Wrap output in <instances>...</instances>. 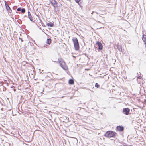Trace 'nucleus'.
I'll list each match as a JSON object with an SVG mask.
<instances>
[{"instance_id":"393cba45","label":"nucleus","mask_w":146,"mask_h":146,"mask_svg":"<svg viewBox=\"0 0 146 146\" xmlns=\"http://www.w3.org/2000/svg\"><path fill=\"white\" fill-rule=\"evenodd\" d=\"M84 54H85V55L86 56L87 55L86 53H84Z\"/></svg>"},{"instance_id":"423d86ee","label":"nucleus","mask_w":146,"mask_h":146,"mask_svg":"<svg viewBox=\"0 0 146 146\" xmlns=\"http://www.w3.org/2000/svg\"><path fill=\"white\" fill-rule=\"evenodd\" d=\"M96 45L98 46V51L102 50L103 48V45L101 42L99 41H97L96 44Z\"/></svg>"},{"instance_id":"5701e85b","label":"nucleus","mask_w":146,"mask_h":146,"mask_svg":"<svg viewBox=\"0 0 146 146\" xmlns=\"http://www.w3.org/2000/svg\"><path fill=\"white\" fill-rule=\"evenodd\" d=\"M3 108H2L1 109V110L3 111Z\"/></svg>"},{"instance_id":"ddd939ff","label":"nucleus","mask_w":146,"mask_h":146,"mask_svg":"<svg viewBox=\"0 0 146 146\" xmlns=\"http://www.w3.org/2000/svg\"><path fill=\"white\" fill-rule=\"evenodd\" d=\"M54 24L51 22H49L46 24V25L48 27H53L54 26Z\"/></svg>"},{"instance_id":"a878e982","label":"nucleus","mask_w":146,"mask_h":146,"mask_svg":"<svg viewBox=\"0 0 146 146\" xmlns=\"http://www.w3.org/2000/svg\"><path fill=\"white\" fill-rule=\"evenodd\" d=\"M93 11H92V13L91 14H93Z\"/></svg>"},{"instance_id":"aec40b11","label":"nucleus","mask_w":146,"mask_h":146,"mask_svg":"<svg viewBox=\"0 0 146 146\" xmlns=\"http://www.w3.org/2000/svg\"><path fill=\"white\" fill-rule=\"evenodd\" d=\"M142 77L141 76H139L137 78L138 79H141Z\"/></svg>"},{"instance_id":"c85d7f7f","label":"nucleus","mask_w":146,"mask_h":146,"mask_svg":"<svg viewBox=\"0 0 146 146\" xmlns=\"http://www.w3.org/2000/svg\"><path fill=\"white\" fill-rule=\"evenodd\" d=\"M111 140H113V139H111Z\"/></svg>"},{"instance_id":"20e7f679","label":"nucleus","mask_w":146,"mask_h":146,"mask_svg":"<svg viewBox=\"0 0 146 146\" xmlns=\"http://www.w3.org/2000/svg\"><path fill=\"white\" fill-rule=\"evenodd\" d=\"M50 3L51 4L54 8L56 7H58V2L56 0H49Z\"/></svg>"},{"instance_id":"a211bd4d","label":"nucleus","mask_w":146,"mask_h":146,"mask_svg":"<svg viewBox=\"0 0 146 146\" xmlns=\"http://www.w3.org/2000/svg\"><path fill=\"white\" fill-rule=\"evenodd\" d=\"M80 0H75V1L76 3L79 4V2L80 1Z\"/></svg>"},{"instance_id":"cd10ccee","label":"nucleus","mask_w":146,"mask_h":146,"mask_svg":"<svg viewBox=\"0 0 146 146\" xmlns=\"http://www.w3.org/2000/svg\"><path fill=\"white\" fill-rule=\"evenodd\" d=\"M137 74H139V73H137Z\"/></svg>"},{"instance_id":"f3484780","label":"nucleus","mask_w":146,"mask_h":146,"mask_svg":"<svg viewBox=\"0 0 146 146\" xmlns=\"http://www.w3.org/2000/svg\"><path fill=\"white\" fill-rule=\"evenodd\" d=\"M95 87H96L97 88H98L100 87V86L98 83H96L95 84Z\"/></svg>"},{"instance_id":"9d476101","label":"nucleus","mask_w":146,"mask_h":146,"mask_svg":"<svg viewBox=\"0 0 146 146\" xmlns=\"http://www.w3.org/2000/svg\"><path fill=\"white\" fill-rule=\"evenodd\" d=\"M17 11H21V13H24L25 11V9L24 8L19 7L17 9Z\"/></svg>"},{"instance_id":"4be33fe9","label":"nucleus","mask_w":146,"mask_h":146,"mask_svg":"<svg viewBox=\"0 0 146 146\" xmlns=\"http://www.w3.org/2000/svg\"><path fill=\"white\" fill-rule=\"evenodd\" d=\"M27 17V16L26 15H25L24 16V17Z\"/></svg>"},{"instance_id":"6e6552de","label":"nucleus","mask_w":146,"mask_h":146,"mask_svg":"<svg viewBox=\"0 0 146 146\" xmlns=\"http://www.w3.org/2000/svg\"><path fill=\"white\" fill-rule=\"evenodd\" d=\"M116 129L119 132H121L124 130V127L123 126H118L116 127Z\"/></svg>"},{"instance_id":"9b49d317","label":"nucleus","mask_w":146,"mask_h":146,"mask_svg":"<svg viewBox=\"0 0 146 146\" xmlns=\"http://www.w3.org/2000/svg\"><path fill=\"white\" fill-rule=\"evenodd\" d=\"M142 39L143 41L144 42L145 47L146 48V35L145 34H143Z\"/></svg>"},{"instance_id":"412c9836","label":"nucleus","mask_w":146,"mask_h":146,"mask_svg":"<svg viewBox=\"0 0 146 146\" xmlns=\"http://www.w3.org/2000/svg\"><path fill=\"white\" fill-rule=\"evenodd\" d=\"M47 45H44V47H46V48H47Z\"/></svg>"},{"instance_id":"dca6fc26","label":"nucleus","mask_w":146,"mask_h":146,"mask_svg":"<svg viewBox=\"0 0 146 146\" xmlns=\"http://www.w3.org/2000/svg\"><path fill=\"white\" fill-rule=\"evenodd\" d=\"M65 119H64V120L67 122H68L69 121H69V118L68 117H65Z\"/></svg>"},{"instance_id":"6ab92c4d","label":"nucleus","mask_w":146,"mask_h":146,"mask_svg":"<svg viewBox=\"0 0 146 146\" xmlns=\"http://www.w3.org/2000/svg\"><path fill=\"white\" fill-rule=\"evenodd\" d=\"M0 103L1 105L2 106H4V104L0 100Z\"/></svg>"},{"instance_id":"0eeeda50","label":"nucleus","mask_w":146,"mask_h":146,"mask_svg":"<svg viewBox=\"0 0 146 146\" xmlns=\"http://www.w3.org/2000/svg\"><path fill=\"white\" fill-rule=\"evenodd\" d=\"M5 4L6 7V9L7 10L8 12L9 13H11L12 10L10 7L7 5L6 1L5 2Z\"/></svg>"},{"instance_id":"1a4fd4ad","label":"nucleus","mask_w":146,"mask_h":146,"mask_svg":"<svg viewBox=\"0 0 146 146\" xmlns=\"http://www.w3.org/2000/svg\"><path fill=\"white\" fill-rule=\"evenodd\" d=\"M28 17L30 21L32 22H34V21H33V17L31 16V13L29 11H28Z\"/></svg>"},{"instance_id":"f8f14e48","label":"nucleus","mask_w":146,"mask_h":146,"mask_svg":"<svg viewBox=\"0 0 146 146\" xmlns=\"http://www.w3.org/2000/svg\"><path fill=\"white\" fill-rule=\"evenodd\" d=\"M117 48L119 51L121 52H122V47L121 46V45L118 44L117 45Z\"/></svg>"},{"instance_id":"c756f323","label":"nucleus","mask_w":146,"mask_h":146,"mask_svg":"<svg viewBox=\"0 0 146 146\" xmlns=\"http://www.w3.org/2000/svg\"><path fill=\"white\" fill-rule=\"evenodd\" d=\"M130 146H132V145H130Z\"/></svg>"},{"instance_id":"bb28decb","label":"nucleus","mask_w":146,"mask_h":146,"mask_svg":"<svg viewBox=\"0 0 146 146\" xmlns=\"http://www.w3.org/2000/svg\"><path fill=\"white\" fill-rule=\"evenodd\" d=\"M40 21H41V22H42V21H41V20H40Z\"/></svg>"},{"instance_id":"2eb2a0df","label":"nucleus","mask_w":146,"mask_h":146,"mask_svg":"<svg viewBox=\"0 0 146 146\" xmlns=\"http://www.w3.org/2000/svg\"><path fill=\"white\" fill-rule=\"evenodd\" d=\"M51 40L50 38H47L46 43L50 45L51 43Z\"/></svg>"},{"instance_id":"39448f33","label":"nucleus","mask_w":146,"mask_h":146,"mask_svg":"<svg viewBox=\"0 0 146 146\" xmlns=\"http://www.w3.org/2000/svg\"><path fill=\"white\" fill-rule=\"evenodd\" d=\"M130 110L129 108H123L122 112L123 113L126 115H128L129 114Z\"/></svg>"},{"instance_id":"f03ea898","label":"nucleus","mask_w":146,"mask_h":146,"mask_svg":"<svg viewBox=\"0 0 146 146\" xmlns=\"http://www.w3.org/2000/svg\"><path fill=\"white\" fill-rule=\"evenodd\" d=\"M74 48L76 50H78L80 49L79 44L77 39L76 37H73L72 39Z\"/></svg>"},{"instance_id":"7ed1b4c3","label":"nucleus","mask_w":146,"mask_h":146,"mask_svg":"<svg viewBox=\"0 0 146 146\" xmlns=\"http://www.w3.org/2000/svg\"><path fill=\"white\" fill-rule=\"evenodd\" d=\"M60 66L64 70H66L68 69V67L66 65L65 62L63 60H58Z\"/></svg>"},{"instance_id":"b1692460","label":"nucleus","mask_w":146,"mask_h":146,"mask_svg":"<svg viewBox=\"0 0 146 146\" xmlns=\"http://www.w3.org/2000/svg\"><path fill=\"white\" fill-rule=\"evenodd\" d=\"M21 42H23V40H22V39H21Z\"/></svg>"},{"instance_id":"4468645a","label":"nucleus","mask_w":146,"mask_h":146,"mask_svg":"<svg viewBox=\"0 0 146 146\" xmlns=\"http://www.w3.org/2000/svg\"><path fill=\"white\" fill-rule=\"evenodd\" d=\"M68 83L70 85L73 84L74 83V80L72 79H70L68 81Z\"/></svg>"},{"instance_id":"f257e3e1","label":"nucleus","mask_w":146,"mask_h":146,"mask_svg":"<svg viewBox=\"0 0 146 146\" xmlns=\"http://www.w3.org/2000/svg\"><path fill=\"white\" fill-rule=\"evenodd\" d=\"M117 135V134L115 132L110 130L106 131L105 133L104 136L106 137L107 138H115Z\"/></svg>"}]
</instances>
